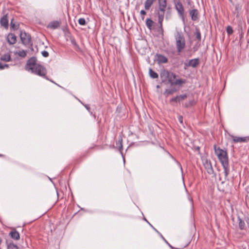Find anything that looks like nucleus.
<instances>
[{"instance_id":"obj_36","label":"nucleus","mask_w":249,"mask_h":249,"mask_svg":"<svg viewBox=\"0 0 249 249\" xmlns=\"http://www.w3.org/2000/svg\"><path fill=\"white\" fill-rule=\"evenodd\" d=\"M79 101L85 107V108L88 110V111L90 112L91 114H92V112H90V108L89 106V105L84 104L81 101Z\"/></svg>"},{"instance_id":"obj_10","label":"nucleus","mask_w":249,"mask_h":249,"mask_svg":"<svg viewBox=\"0 0 249 249\" xmlns=\"http://www.w3.org/2000/svg\"><path fill=\"white\" fill-rule=\"evenodd\" d=\"M170 75L173 76V79H175L176 78V75L175 73L173 72H169L167 70H164L162 71L160 75L162 80V82H164L166 79L168 78L169 76H170Z\"/></svg>"},{"instance_id":"obj_7","label":"nucleus","mask_w":249,"mask_h":249,"mask_svg":"<svg viewBox=\"0 0 249 249\" xmlns=\"http://www.w3.org/2000/svg\"><path fill=\"white\" fill-rule=\"evenodd\" d=\"M36 57H31L27 62L25 69L27 71L30 70V68L34 69L37 64L36 63Z\"/></svg>"},{"instance_id":"obj_30","label":"nucleus","mask_w":249,"mask_h":249,"mask_svg":"<svg viewBox=\"0 0 249 249\" xmlns=\"http://www.w3.org/2000/svg\"><path fill=\"white\" fill-rule=\"evenodd\" d=\"M7 249H18V247L13 243H10L8 245Z\"/></svg>"},{"instance_id":"obj_41","label":"nucleus","mask_w":249,"mask_h":249,"mask_svg":"<svg viewBox=\"0 0 249 249\" xmlns=\"http://www.w3.org/2000/svg\"><path fill=\"white\" fill-rule=\"evenodd\" d=\"M178 101V96L170 99L171 102H177Z\"/></svg>"},{"instance_id":"obj_32","label":"nucleus","mask_w":249,"mask_h":249,"mask_svg":"<svg viewBox=\"0 0 249 249\" xmlns=\"http://www.w3.org/2000/svg\"><path fill=\"white\" fill-rule=\"evenodd\" d=\"M78 22L81 25H85L86 24V20L84 18H80L78 19Z\"/></svg>"},{"instance_id":"obj_35","label":"nucleus","mask_w":249,"mask_h":249,"mask_svg":"<svg viewBox=\"0 0 249 249\" xmlns=\"http://www.w3.org/2000/svg\"><path fill=\"white\" fill-rule=\"evenodd\" d=\"M168 82L171 84V86H173L174 85V84H173V83H174L175 81H174V80L175 79H173V76H172V75H170V76H169L168 77Z\"/></svg>"},{"instance_id":"obj_15","label":"nucleus","mask_w":249,"mask_h":249,"mask_svg":"<svg viewBox=\"0 0 249 249\" xmlns=\"http://www.w3.org/2000/svg\"><path fill=\"white\" fill-rule=\"evenodd\" d=\"M7 40L9 44L13 45L16 43L17 37L14 34L9 33L7 36Z\"/></svg>"},{"instance_id":"obj_20","label":"nucleus","mask_w":249,"mask_h":249,"mask_svg":"<svg viewBox=\"0 0 249 249\" xmlns=\"http://www.w3.org/2000/svg\"><path fill=\"white\" fill-rule=\"evenodd\" d=\"M155 0H146L144 2V8L149 10Z\"/></svg>"},{"instance_id":"obj_34","label":"nucleus","mask_w":249,"mask_h":249,"mask_svg":"<svg viewBox=\"0 0 249 249\" xmlns=\"http://www.w3.org/2000/svg\"><path fill=\"white\" fill-rule=\"evenodd\" d=\"M18 54L20 57H24L26 55V53L25 51L22 50L21 51H19Z\"/></svg>"},{"instance_id":"obj_22","label":"nucleus","mask_w":249,"mask_h":249,"mask_svg":"<svg viewBox=\"0 0 249 249\" xmlns=\"http://www.w3.org/2000/svg\"><path fill=\"white\" fill-rule=\"evenodd\" d=\"M71 44L73 45L74 49L76 51H81V48L79 47V45L76 43V40H75L74 38H71Z\"/></svg>"},{"instance_id":"obj_21","label":"nucleus","mask_w":249,"mask_h":249,"mask_svg":"<svg viewBox=\"0 0 249 249\" xmlns=\"http://www.w3.org/2000/svg\"><path fill=\"white\" fill-rule=\"evenodd\" d=\"M0 60L4 62H9L11 60L10 54L8 53L4 54L1 55Z\"/></svg>"},{"instance_id":"obj_13","label":"nucleus","mask_w":249,"mask_h":249,"mask_svg":"<svg viewBox=\"0 0 249 249\" xmlns=\"http://www.w3.org/2000/svg\"><path fill=\"white\" fill-rule=\"evenodd\" d=\"M61 22L57 20L50 22L47 25V28L51 29H56L60 27Z\"/></svg>"},{"instance_id":"obj_6","label":"nucleus","mask_w":249,"mask_h":249,"mask_svg":"<svg viewBox=\"0 0 249 249\" xmlns=\"http://www.w3.org/2000/svg\"><path fill=\"white\" fill-rule=\"evenodd\" d=\"M20 37L22 43L26 45H32L31 36L24 31H21Z\"/></svg>"},{"instance_id":"obj_8","label":"nucleus","mask_w":249,"mask_h":249,"mask_svg":"<svg viewBox=\"0 0 249 249\" xmlns=\"http://www.w3.org/2000/svg\"><path fill=\"white\" fill-rule=\"evenodd\" d=\"M200 63L198 58L190 59L188 62L184 63V66L186 67L196 68Z\"/></svg>"},{"instance_id":"obj_26","label":"nucleus","mask_w":249,"mask_h":249,"mask_svg":"<svg viewBox=\"0 0 249 249\" xmlns=\"http://www.w3.org/2000/svg\"><path fill=\"white\" fill-rule=\"evenodd\" d=\"M185 83L186 80L179 79L176 80L173 84H174V85H181L182 84H185Z\"/></svg>"},{"instance_id":"obj_17","label":"nucleus","mask_w":249,"mask_h":249,"mask_svg":"<svg viewBox=\"0 0 249 249\" xmlns=\"http://www.w3.org/2000/svg\"><path fill=\"white\" fill-rule=\"evenodd\" d=\"M10 237L14 240H19L20 238V235L19 232L15 229H13L9 233Z\"/></svg>"},{"instance_id":"obj_14","label":"nucleus","mask_w":249,"mask_h":249,"mask_svg":"<svg viewBox=\"0 0 249 249\" xmlns=\"http://www.w3.org/2000/svg\"><path fill=\"white\" fill-rule=\"evenodd\" d=\"M0 24L1 26L4 27L5 29L8 28V19L7 14L4 15L0 20Z\"/></svg>"},{"instance_id":"obj_25","label":"nucleus","mask_w":249,"mask_h":249,"mask_svg":"<svg viewBox=\"0 0 249 249\" xmlns=\"http://www.w3.org/2000/svg\"><path fill=\"white\" fill-rule=\"evenodd\" d=\"M154 231H156L158 234L160 236V237L162 238V239L164 241V242L171 249H174V248L171 245L168 241L164 238V237L162 236V235L156 229H154Z\"/></svg>"},{"instance_id":"obj_45","label":"nucleus","mask_w":249,"mask_h":249,"mask_svg":"<svg viewBox=\"0 0 249 249\" xmlns=\"http://www.w3.org/2000/svg\"><path fill=\"white\" fill-rule=\"evenodd\" d=\"M246 222H247V223L248 224V227L249 228V218H247V219H246Z\"/></svg>"},{"instance_id":"obj_1","label":"nucleus","mask_w":249,"mask_h":249,"mask_svg":"<svg viewBox=\"0 0 249 249\" xmlns=\"http://www.w3.org/2000/svg\"><path fill=\"white\" fill-rule=\"evenodd\" d=\"M213 148L214 153L223 166L225 178L226 179L230 173L229 159L227 151L220 147H217L216 145L213 146Z\"/></svg>"},{"instance_id":"obj_33","label":"nucleus","mask_w":249,"mask_h":249,"mask_svg":"<svg viewBox=\"0 0 249 249\" xmlns=\"http://www.w3.org/2000/svg\"><path fill=\"white\" fill-rule=\"evenodd\" d=\"M178 101L179 102L181 100H184L185 98H187V96L186 94H184L183 95H180L179 96H178Z\"/></svg>"},{"instance_id":"obj_12","label":"nucleus","mask_w":249,"mask_h":249,"mask_svg":"<svg viewBox=\"0 0 249 249\" xmlns=\"http://www.w3.org/2000/svg\"><path fill=\"white\" fill-rule=\"evenodd\" d=\"M155 59L159 64L165 63L168 61L167 58L164 55L160 54H156Z\"/></svg>"},{"instance_id":"obj_39","label":"nucleus","mask_w":249,"mask_h":249,"mask_svg":"<svg viewBox=\"0 0 249 249\" xmlns=\"http://www.w3.org/2000/svg\"><path fill=\"white\" fill-rule=\"evenodd\" d=\"M140 14L142 16L141 17H142V19L143 20L144 18V15H145L146 14V12L144 10H142L141 11Z\"/></svg>"},{"instance_id":"obj_46","label":"nucleus","mask_w":249,"mask_h":249,"mask_svg":"<svg viewBox=\"0 0 249 249\" xmlns=\"http://www.w3.org/2000/svg\"><path fill=\"white\" fill-rule=\"evenodd\" d=\"M178 164H179V166L180 167V168L182 169V167H181V164L179 163H178Z\"/></svg>"},{"instance_id":"obj_24","label":"nucleus","mask_w":249,"mask_h":249,"mask_svg":"<svg viewBox=\"0 0 249 249\" xmlns=\"http://www.w3.org/2000/svg\"><path fill=\"white\" fill-rule=\"evenodd\" d=\"M177 91L176 89H166L164 92V95L166 96H168L169 95L172 94L173 93Z\"/></svg>"},{"instance_id":"obj_16","label":"nucleus","mask_w":249,"mask_h":249,"mask_svg":"<svg viewBox=\"0 0 249 249\" xmlns=\"http://www.w3.org/2000/svg\"><path fill=\"white\" fill-rule=\"evenodd\" d=\"M198 11L197 9H192L189 11V15L193 21H196L198 18Z\"/></svg>"},{"instance_id":"obj_9","label":"nucleus","mask_w":249,"mask_h":249,"mask_svg":"<svg viewBox=\"0 0 249 249\" xmlns=\"http://www.w3.org/2000/svg\"><path fill=\"white\" fill-rule=\"evenodd\" d=\"M232 141L234 143L237 142H249V136L246 137H237L233 135H231Z\"/></svg>"},{"instance_id":"obj_3","label":"nucleus","mask_w":249,"mask_h":249,"mask_svg":"<svg viewBox=\"0 0 249 249\" xmlns=\"http://www.w3.org/2000/svg\"><path fill=\"white\" fill-rule=\"evenodd\" d=\"M177 52L178 53L182 52L185 47V40L181 32H177L175 36Z\"/></svg>"},{"instance_id":"obj_29","label":"nucleus","mask_w":249,"mask_h":249,"mask_svg":"<svg viewBox=\"0 0 249 249\" xmlns=\"http://www.w3.org/2000/svg\"><path fill=\"white\" fill-rule=\"evenodd\" d=\"M14 19H12L10 22L11 28L14 30H17L18 29L19 25H16L15 23H14Z\"/></svg>"},{"instance_id":"obj_5","label":"nucleus","mask_w":249,"mask_h":249,"mask_svg":"<svg viewBox=\"0 0 249 249\" xmlns=\"http://www.w3.org/2000/svg\"><path fill=\"white\" fill-rule=\"evenodd\" d=\"M174 4L176 10L178 12L179 17L183 21L184 20V9L180 0H174Z\"/></svg>"},{"instance_id":"obj_19","label":"nucleus","mask_w":249,"mask_h":249,"mask_svg":"<svg viewBox=\"0 0 249 249\" xmlns=\"http://www.w3.org/2000/svg\"><path fill=\"white\" fill-rule=\"evenodd\" d=\"M237 219L239 229L241 230H245L246 227L245 222L239 216H238Z\"/></svg>"},{"instance_id":"obj_49","label":"nucleus","mask_w":249,"mask_h":249,"mask_svg":"<svg viewBox=\"0 0 249 249\" xmlns=\"http://www.w3.org/2000/svg\"><path fill=\"white\" fill-rule=\"evenodd\" d=\"M175 249H180V248H175Z\"/></svg>"},{"instance_id":"obj_42","label":"nucleus","mask_w":249,"mask_h":249,"mask_svg":"<svg viewBox=\"0 0 249 249\" xmlns=\"http://www.w3.org/2000/svg\"><path fill=\"white\" fill-rule=\"evenodd\" d=\"M178 120L180 123H182L183 122V117L180 116L178 118Z\"/></svg>"},{"instance_id":"obj_28","label":"nucleus","mask_w":249,"mask_h":249,"mask_svg":"<svg viewBox=\"0 0 249 249\" xmlns=\"http://www.w3.org/2000/svg\"><path fill=\"white\" fill-rule=\"evenodd\" d=\"M195 35L196 38L199 41H200L201 38V33L198 28H196Z\"/></svg>"},{"instance_id":"obj_27","label":"nucleus","mask_w":249,"mask_h":249,"mask_svg":"<svg viewBox=\"0 0 249 249\" xmlns=\"http://www.w3.org/2000/svg\"><path fill=\"white\" fill-rule=\"evenodd\" d=\"M153 21L150 18H147L146 20V25L147 28L149 29H151Z\"/></svg>"},{"instance_id":"obj_31","label":"nucleus","mask_w":249,"mask_h":249,"mask_svg":"<svg viewBox=\"0 0 249 249\" xmlns=\"http://www.w3.org/2000/svg\"><path fill=\"white\" fill-rule=\"evenodd\" d=\"M226 31L229 36L231 35L233 33V30L231 26H228L226 28Z\"/></svg>"},{"instance_id":"obj_23","label":"nucleus","mask_w":249,"mask_h":249,"mask_svg":"<svg viewBox=\"0 0 249 249\" xmlns=\"http://www.w3.org/2000/svg\"><path fill=\"white\" fill-rule=\"evenodd\" d=\"M149 74L151 78L155 79L157 78L159 76L158 74L154 71L151 68L149 69Z\"/></svg>"},{"instance_id":"obj_38","label":"nucleus","mask_w":249,"mask_h":249,"mask_svg":"<svg viewBox=\"0 0 249 249\" xmlns=\"http://www.w3.org/2000/svg\"><path fill=\"white\" fill-rule=\"evenodd\" d=\"M194 103V100L190 101L188 103H186L185 104V107H189L190 106H192L193 105Z\"/></svg>"},{"instance_id":"obj_2","label":"nucleus","mask_w":249,"mask_h":249,"mask_svg":"<svg viewBox=\"0 0 249 249\" xmlns=\"http://www.w3.org/2000/svg\"><path fill=\"white\" fill-rule=\"evenodd\" d=\"M158 22L160 24V28L162 30V21L164 19L165 11L167 7V0H158Z\"/></svg>"},{"instance_id":"obj_18","label":"nucleus","mask_w":249,"mask_h":249,"mask_svg":"<svg viewBox=\"0 0 249 249\" xmlns=\"http://www.w3.org/2000/svg\"><path fill=\"white\" fill-rule=\"evenodd\" d=\"M116 146L118 147V149L120 152V153L123 155L122 150H123V139L122 137L120 136L118 138V140L116 142Z\"/></svg>"},{"instance_id":"obj_11","label":"nucleus","mask_w":249,"mask_h":249,"mask_svg":"<svg viewBox=\"0 0 249 249\" xmlns=\"http://www.w3.org/2000/svg\"><path fill=\"white\" fill-rule=\"evenodd\" d=\"M203 165L209 174L212 175L214 173L213 169L210 160H205L203 162Z\"/></svg>"},{"instance_id":"obj_48","label":"nucleus","mask_w":249,"mask_h":249,"mask_svg":"<svg viewBox=\"0 0 249 249\" xmlns=\"http://www.w3.org/2000/svg\"><path fill=\"white\" fill-rule=\"evenodd\" d=\"M1 240L0 239V244H1Z\"/></svg>"},{"instance_id":"obj_40","label":"nucleus","mask_w":249,"mask_h":249,"mask_svg":"<svg viewBox=\"0 0 249 249\" xmlns=\"http://www.w3.org/2000/svg\"><path fill=\"white\" fill-rule=\"evenodd\" d=\"M41 54L43 55V56L45 57H47L49 56V53L48 52L46 51H43L41 52Z\"/></svg>"},{"instance_id":"obj_47","label":"nucleus","mask_w":249,"mask_h":249,"mask_svg":"<svg viewBox=\"0 0 249 249\" xmlns=\"http://www.w3.org/2000/svg\"><path fill=\"white\" fill-rule=\"evenodd\" d=\"M160 88V86H159V85H157V88Z\"/></svg>"},{"instance_id":"obj_44","label":"nucleus","mask_w":249,"mask_h":249,"mask_svg":"<svg viewBox=\"0 0 249 249\" xmlns=\"http://www.w3.org/2000/svg\"><path fill=\"white\" fill-rule=\"evenodd\" d=\"M145 220L149 224V225L154 230L155 229L146 219Z\"/></svg>"},{"instance_id":"obj_37","label":"nucleus","mask_w":249,"mask_h":249,"mask_svg":"<svg viewBox=\"0 0 249 249\" xmlns=\"http://www.w3.org/2000/svg\"><path fill=\"white\" fill-rule=\"evenodd\" d=\"M8 67L9 65L8 64H3L0 62V70H3L5 68H8Z\"/></svg>"},{"instance_id":"obj_43","label":"nucleus","mask_w":249,"mask_h":249,"mask_svg":"<svg viewBox=\"0 0 249 249\" xmlns=\"http://www.w3.org/2000/svg\"><path fill=\"white\" fill-rule=\"evenodd\" d=\"M145 220L149 224V225L154 230L155 229L146 219Z\"/></svg>"},{"instance_id":"obj_4","label":"nucleus","mask_w":249,"mask_h":249,"mask_svg":"<svg viewBox=\"0 0 249 249\" xmlns=\"http://www.w3.org/2000/svg\"><path fill=\"white\" fill-rule=\"evenodd\" d=\"M30 70L31 71L32 73L37 74L41 77H42L50 81L51 82L54 83L55 84L59 86L58 84H56L53 80H50L46 76V74H47V71L46 68L44 66H43L41 65L38 64V65H36V67H35L34 69L30 68Z\"/></svg>"}]
</instances>
